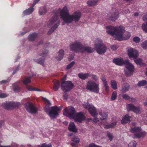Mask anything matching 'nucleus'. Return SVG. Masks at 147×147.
I'll list each match as a JSON object with an SVG mask.
<instances>
[{
    "label": "nucleus",
    "instance_id": "obj_1",
    "mask_svg": "<svg viewBox=\"0 0 147 147\" xmlns=\"http://www.w3.org/2000/svg\"><path fill=\"white\" fill-rule=\"evenodd\" d=\"M60 16L61 18L64 22L62 23V25L64 23L69 24L74 21L75 22H78L80 20L81 16V13L79 11L74 12L72 15L69 14V11L66 7H64L62 9L59 8L48 22L47 26L51 27L48 32V34H50L58 27L60 24V21L58 20V16Z\"/></svg>",
    "mask_w": 147,
    "mask_h": 147
},
{
    "label": "nucleus",
    "instance_id": "obj_2",
    "mask_svg": "<svg viewBox=\"0 0 147 147\" xmlns=\"http://www.w3.org/2000/svg\"><path fill=\"white\" fill-rule=\"evenodd\" d=\"M105 29L107 34L112 35L116 40L119 41L127 39L131 36L130 33L125 32V28L121 26L115 27L107 26Z\"/></svg>",
    "mask_w": 147,
    "mask_h": 147
},
{
    "label": "nucleus",
    "instance_id": "obj_3",
    "mask_svg": "<svg viewBox=\"0 0 147 147\" xmlns=\"http://www.w3.org/2000/svg\"><path fill=\"white\" fill-rule=\"evenodd\" d=\"M63 114L70 119H74L78 122H81L85 118L84 115L81 113H76L74 108L71 106L66 107L64 110Z\"/></svg>",
    "mask_w": 147,
    "mask_h": 147
},
{
    "label": "nucleus",
    "instance_id": "obj_4",
    "mask_svg": "<svg viewBox=\"0 0 147 147\" xmlns=\"http://www.w3.org/2000/svg\"><path fill=\"white\" fill-rule=\"evenodd\" d=\"M70 50L76 52H82L86 51L88 53H92L94 51V48L83 47L82 43L78 41H75L71 43L69 45Z\"/></svg>",
    "mask_w": 147,
    "mask_h": 147
},
{
    "label": "nucleus",
    "instance_id": "obj_5",
    "mask_svg": "<svg viewBox=\"0 0 147 147\" xmlns=\"http://www.w3.org/2000/svg\"><path fill=\"white\" fill-rule=\"evenodd\" d=\"M42 100L46 104L44 109L45 111L49 114L51 119L55 118L56 116L58 115V111L62 109V106L57 107L56 106L50 107L49 105H51L49 101L45 98H43Z\"/></svg>",
    "mask_w": 147,
    "mask_h": 147
},
{
    "label": "nucleus",
    "instance_id": "obj_6",
    "mask_svg": "<svg viewBox=\"0 0 147 147\" xmlns=\"http://www.w3.org/2000/svg\"><path fill=\"white\" fill-rule=\"evenodd\" d=\"M94 46L95 49L99 54H104L107 51V47L100 39L97 38L96 39Z\"/></svg>",
    "mask_w": 147,
    "mask_h": 147
},
{
    "label": "nucleus",
    "instance_id": "obj_7",
    "mask_svg": "<svg viewBox=\"0 0 147 147\" xmlns=\"http://www.w3.org/2000/svg\"><path fill=\"white\" fill-rule=\"evenodd\" d=\"M99 84L96 83L94 81L90 80L87 83L86 89L89 91L95 93H99Z\"/></svg>",
    "mask_w": 147,
    "mask_h": 147
},
{
    "label": "nucleus",
    "instance_id": "obj_8",
    "mask_svg": "<svg viewBox=\"0 0 147 147\" xmlns=\"http://www.w3.org/2000/svg\"><path fill=\"white\" fill-rule=\"evenodd\" d=\"M125 68L124 72L126 75L129 77L133 75L134 71V67L132 64L129 62L128 60H125Z\"/></svg>",
    "mask_w": 147,
    "mask_h": 147
},
{
    "label": "nucleus",
    "instance_id": "obj_9",
    "mask_svg": "<svg viewBox=\"0 0 147 147\" xmlns=\"http://www.w3.org/2000/svg\"><path fill=\"white\" fill-rule=\"evenodd\" d=\"M142 129L140 127H131L130 131L134 133V138H140L143 137L146 135L145 131H141Z\"/></svg>",
    "mask_w": 147,
    "mask_h": 147
},
{
    "label": "nucleus",
    "instance_id": "obj_10",
    "mask_svg": "<svg viewBox=\"0 0 147 147\" xmlns=\"http://www.w3.org/2000/svg\"><path fill=\"white\" fill-rule=\"evenodd\" d=\"M83 106L85 109H88L90 113L92 116L95 117L98 115L95 108L92 104H89L88 102L84 103L83 104Z\"/></svg>",
    "mask_w": 147,
    "mask_h": 147
},
{
    "label": "nucleus",
    "instance_id": "obj_11",
    "mask_svg": "<svg viewBox=\"0 0 147 147\" xmlns=\"http://www.w3.org/2000/svg\"><path fill=\"white\" fill-rule=\"evenodd\" d=\"M73 85L70 81H67L62 82L61 83V87L64 91H69L72 88Z\"/></svg>",
    "mask_w": 147,
    "mask_h": 147
},
{
    "label": "nucleus",
    "instance_id": "obj_12",
    "mask_svg": "<svg viewBox=\"0 0 147 147\" xmlns=\"http://www.w3.org/2000/svg\"><path fill=\"white\" fill-rule=\"evenodd\" d=\"M127 52L128 55L130 59H136L138 56V52L135 49L128 48L127 49Z\"/></svg>",
    "mask_w": 147,
    "mask_h": 147
},
{
    "label": "nucleus",
    "instance_id": "obj_13",
    "mask_svg": "<svg viewBox=\"0 0 147 147\" xmlns=\"http://www.w3.org/2000/svg\"><path fill=\"white\" fill-rule=\"evenodd\" d=\"M25 107L27 110L31 113H36L37 112V109L35 106L32 103L28 102L25 104Z\"/></svg>",
    "mask_w": 147,
    "mask_h": 147
},
{
    "label": "nucleus",
    "instance_id": "obj_14",
    "mask_svg": "<svg viewBox=\"0 0 147 147\" xmlns=\"http://www.w3.org/2000/svg\"><path fill=\"white\" fill-rule=\"evenodd\" d=\"M126 108L128 111H131L137 113L140 111V108L139 107H136L133 104H129L127 105Z\"/></svg>",
    "mask_w": 147,
    "mask_h": 147
},
{
    "label": "nucleus",
    "instance_id": "obj_15",
    "mask_svg": "<svg viewBox=\"0 0 147 147\" xmlns=\"http://www.w3.org/2000/svg\"><path fill=\"white\" fill-rule=\"evenodd\" d=\"M119 13L117 10L112 12L109 17V20L114 21L119 17Z\"/></svg>",
    "mask_w": 147,
    "mask_h": 147
},
{
    "label": "nucleus",
    "instance_id": "obj_16",
    "mask_svg": "<svg viewBox=\"0 0 147 147\" xmlns=\"http://www.w3.org/2000/svg\"><path fill=\"white\" fill-rule=\"evenodd\" d=\"M72 142L71 145L72 147H78V144L80 142V139L77 137L75 136L71 139Z\"/></svg>",
    "mask_w": 147,
    "mask_h": 147
},
{
    "label": "nucleus",
    "instance_id": "obj_17",
    "mask_svg": "<svg viewBox=\"0 0 147 147\" xmlns=\"http://www.w3.org/2000/svg\"><path fill=\"white\" fill-rule=\"evenodd\" d=\"M13 102H6L2 104V107L7 109H9L12 108H13Z\"/></svg>",
    "mask_w": 147,
    "mask_h": 147
},
{
    "label": "nucleus",
    "instance_id": "obj_18",
    "mask_svg": "<svg viewBox=\"0 0 147 147\" xmlns=\"http://www.w3.org/2000/svg\"><path fill=\"white\" fill-rule=\"evenodd\" d=\"M113 62L116 65H121L125 64V61H124L122 58H116L113 60Z\"/></svg>",
    "mask_w": 147,
    "mask_h": 147
},
{
    "label": "nucleus",
    "instance_id": "obj_19",
    "mask_svg": "<svg viewBox=\"0 0 147 147\" xmlns=\"http://www.w3.org/2000/svg\"><path fill=\"white\" fill-rule=\"evenodd\" d=\"M64 55V50L63 49H60L58 52L55 58L58 60L60 61L63 58Z\"/></svg>",
    "mask_w": 147,
    "mask_h": 147
},
{
    "label": "nucleus",
    "instance_id": "obj_20",
    "mask_svg": "<svg viewBox=\"0 0 147 147\" xmlns=\"http://www.w3.org/2000/svg\"><path fill=\"white\" fill-rule=\"evenodd\" d=\"M129 89V85L127 83H124L120 91L122 93H124L128 91Z\"/></svg>",
    "mask_w": 147,
    "mask_h": 147
},
{
    "label": "nucleus",
    "instance_id": "obj_21",
    "mask_svg": "<svg viewBox=\"0 0 147 147\" xmlns=\"http://www.w3.org/2000/svg\"><path fill=\"white\" fill-rule=\"evenodd\" d=\"M101 79L103 82L105 91L107 92H108L109 91V87L108 85L105 77L103 76L101 78Z\"/></svg>",
    "mask_w": 147,
    "mask_h": 147
},
{
    "label": "nucleus",
    "instance_id": "obj_22",
    "mask_svg": "<svg viewBox=\"0 0 147 147\" xmlns=\"http://www.w3.org/2000/svg\"><path fill=\"white\" fill-rule=\"evenodd\" d=\"M143 20L146 22L143 23L141 26V28L144 32L147 33V18L144 16L143 17Z\"/></svg>",
    "mask_w": 147,
    "mask_h": 147
},
{
    "label": "nucleus",
    "instance_id": "obj_23",
    "mask_svg": "<svg viewBox=\"0 0 147 147\" xmlns=\"http://www.w3.org/2000/svg\"><path fill=\"white\" fill-rule=\"evenodd\" d=\"M68 129L69 131L73 132H76L77 131V129L74 123L72 122H70L69 126Z\"/></svg>",
    "mask_w": 147,
    "mask_h": 147
},
{
    "label": "nucleus",
    "instance_id": "obj_24",
    "mask_svg": "<svg viewBox=\"0 0 147 147\" xmlns=\"http://www.w3.org/2000/svg\"><path fill=\"white\" fill-rule=\"evenodd\" d=\"M78 76L81 79L85 80L88 77L91 76V74L89 73L83 74L82 73H79L78 74Z\"/></svg>",
    "mask_w": 147,
    "mask_h": 147
},
{
    "label": "nucleus",
    "instance_id": "obj_25",
    "mask_svg": "<svg viewBox=\"0 0 147 147\" xmlns=\"http://www.w3.org/2000/svg\"><path fill=\"white\" fill-rule=\"evenodd\" d=\"M130 117L128 114L125 115L123 118L121 123L122 124L130 122Z\"/></svg>",
    "mask_w": 147,
    "mask_h": 147
},
{
    "label": "nucleus",
    "instance_id": "obj_26",
    "mask_svg": "<svg viewBox=\"0 0 147 147\" xmlns=\"http://www.w3.org/2000/svg\"><path fill=\"white\" fill-rule=\"evenodd\" d=\"M99 113L102 118L100 119L101 120H105L106 119L107 117V115L106 113L102 112L101 110L99 111Z\"/></svg>",
    "mask_w": 147,
    "mask_h": 147
},
{
    "label": "nucleus",
    "instance_id": "obj_27",
    "mask_svg": "<svg viewBox=\"0 0 147 147\" xmlns=\"http://www.w3.org/2000/svg\"><path fill=\"white\" fill-rule=\"evenodd\" d=\"M60 87V82L57 80L54 81L53 89L55 91H57Z\"/></svg>",
    "mask_w": 147,
    "mask_h": 147
},
{
    "label": "nucleus",
    "instance_id": "obj_28",
    "mask_svg": "<svg viewBox=\"0 0 147 147\" xmlns=\"http://www.w3.org/2000/svg\"><path fill=\"white\" fill-rule=\"evenodd\" d=\"M34 11V9L32 7H30L25 10L23 12L24 15H28Z\"/></svg>",
    "mask_w": 147,
    "mask_h": 147
},
{
    "label": "nucleus",
    "instance_id": "obj_29",
    "mask_svg": "<svg viewBox=\"0 0 147 147\" xmlns=\"http://www.w3.org/2000/svg\"><path fill=\"white\" fill-rule=\"evenodd\" d=\"M26 87L27 89L29 91H41L42 90L38 88H34L30 86L26 85Z\"/></svg>",
    "mask_w": 147,
    "mask_h": 147
},
{
    "label": "nucleus",
    "instance_id": "obj_30",
    "mask_svg": "<svg viewBox=\"0 0 147 147\" xmlns=\"http://www.w3.org/2000/svg\"><path fill=\"white\" fill-rule=\"evenodd\" d=\"M37 37V35L36 33L30 34L28 36L29 40L33 41Z\"/></svg>",
    "mask_w": 147,
    "mask_h": 147
},
{
    "label": "nucleus",
    "instance_id": "obj_31",
    "mask_svg": "<svg viewBox=\"0 0 147 147\" xmlns=\"http://www.w3.org/2000/svg\"><path fill=\"white\" fill-rule=\"evenodd\" d=\"M47 12V9L45 7H40L39 11V13L40 15H44Z\"/></svg>",
    "mask_w": 147,
    "mask_h": 147
},
{
    "label": "nucleus",
    "instance_id": "obj_32",
    "mask_svg": "<svg viewBox=\"0 0 147 147\" xmlns=\"http://www.w3.org/2000/svg\"><path fill=\"white\" fill-rule=\"evenodd\" d=\"M98 0H89L87 2L88 5L90 6L95 5Z\"/></svg>",
    "mask_w": 147,
    "mask_h": 147
},
{
    "label": "nucleus",
    "instance_id": "obj_33",
    "mask_svg": "<svg viewBox=\"0 0 147 147\" xmlns=\"http://www.w3.org/2000/svg\"><path fill=\"white\" fill-rule=\"evenodd\" d=\"M111 85L112 88L116 90L117 88V82L114 80H112L111 81Z\"/></svg>",
    "mask_w": 147,
    "mask_h": 147
},
{
    "label": "nucleus",
    "instance_id": "obj_34",
    "mask_svg": "<svg viewBox=\"0 0 147 147\" xmlns=\"http://www.w3.org/2000/svg\"><path fill=\"white\" fill-rule=\"evenodd\" d=\"M147 84V81L145 80H143L139 81L137 85L139 87L144 86Z\"/></svg>",
    "mask_w": 147,
    "mask_h": 147
},
{
    "label": "nucleus",
    "instance_id": "obj_35",
    "mask_svg": "<svg viewBox=\"0 0 147 147\" xmlns=\"http://www.w3.org/2000/svg\"><path fill=\"white\" fill-rule=\"evenodd\" d=\"M31 78V76L29 77V78H25L23 79L22 80L23 83L26 85L28 84L29 83L31 82V80L30 78Z\"/></svg>",
    "mask_w": 147,
    "mask_h": 147
},
{
    "label": "nucleus",
    "instance_id": "obj_36",
    "mask_svg": "<svg viewBox=\"0 0 147 147\" xmlns=\"http://www.w3.org/2000/svg\"><path fill=\"white\" fill-rule=\"evenodd\" d=\"M35 61L38 63L43 65L44 64V57H42L41 58L38 59H35Z\"/></svg>",
    "mask_w": 147,
    "mask_h": 147
},
{
    "label": "nucleus",
    "instance_id": "obj_37",
    "mask_svg": "<svg viewBox=\"0 0 147 147\" xmlns=\"http://www.w3.org/2000/svg\"><path fill=\"white\" fill-rule=\"evenodd\" d=\"M116 122H113L109 125H105L104 128L106 129L112 128L114 127L116 125Z\"/></svg>",
    "mask_w": 147,
    "mask_h": 147
},
{
    "label": "nucleus",
    "instance_id": "obj_38",
    "mask_svg": "<svg viewBox=\"0 0 147 147\" xmlns=\"http://www.w3.org/2000/svg\"><path fill=\"white\" fill-rule=\"evenodd\" d=\"M12 86L13 89L15 92H16L19 91V88L16 83L14 84Z\"/></svg>",
    "mask_w": 147,
    "mask_h": 147
},
{
    "label": "nucleus",
    "instance_id": "obj_39",
    "mask_svg": "<svg viewBox=\"0 0 147 147\" xmlns=\"http://www.w3.org/2000/svg\"><path fill=\"white\" fill-rule=\"evenodd\" d=\"M136 142L134 141H132L128 145V147H136Z\"/></svg>",
    "mask_w": 147,
    "mask_h": 147
},
{
    "label": "nucleus",
    "instance_id": "obj_40",
    "mask_svg": "<svg viewBox=\"0 0 147 147\" xmlns=\"http://www.w3.org/2000/svg\"><path fill=\"white\" fill-rule=\"evenodd\" d=\"M134 61L137 65H143L142 60L140 58H138L134 60Z\"/></svg>",
    "mask_w": 147,
    "mask_h": 147
},
{
    "label": "nucleus",
    "instance_id": "obj_41",
    "mask_svg": "<svg viewBox=\"0 0 147 147\" xmlns=\"http://www.w3.org/2000/svg\"><path fill=\"white\" fill-rule=\"evenodd\" d=\"M117 93L116 92H114L112 93V95L111 98V100H114L117 98Z\"/></svg>",
    "mask_w": 147,
    "mask_h": 147
},
{
    "label": "nucleus",
    "instance_id": "obj_42",
    "mask_svg": "<svg viewBox=\"0 0 147 147\" xmlns=\"http://www.w3.org/2000/svg\"><path fill=\"white\" fill-rule=\"evenodd\" d=\"M133 40L135 43H138L140 42V38L138 36H135L133 38Z\"/></svg>",
    "mask_w": 147,
    "mask_h": 147
},
{
    "label": "nucleus",
    "instance_id": "obj_43",
    "mask_svg": "<svg viewBox=\"0 0 147 147\" xmlns=\"http://www.w3.org/2000/svg\"><path fill=\"white\" fill-rule=\"evenodd\" d=\"M92 76V78L94 80L95 82H97L98 80V78L97 76L94 74L91 75Z\"/></svg>",
    "mask_w": 147,
    "mask_h": 147
},
{
    "label": "nucleus",
    "instance_id": "obj_44",
    "mask_svg": "<svg viewBox=\"0 0 147 147\" xmlns=\"http://www.w3.org/2000/svg\"><path fill=\"white\" fill-rule=\"evenodd\" d=\"M75 63V62L72 61L71 63L67 65V69H69L71 68L74 65Z\"/></svg>",
    "mask_w": 147,
    "mask_h": 147
},
{
    "label": "nucleus",
    "instance_id": "obj_45",
    "mask_svg": "<svg viewBox=\"0 0 147 147\" xmlns=\"http://www.w3.org/2000/svg\"><path fill=\"white\" fill-rule=\"evenodd\" d=\"M13 108H14L20 107L21 104L19 102H13Z\"/></svg>",
    "mask_w": 147,
    "mask_h": 147
},
{
    "label": "nucleus",
    "instance_id": "obj_46",
    "mask_svg": "<svg viewBox=\"0 0 147 147\" xmlns=\"http://www.w3.org/2000/svg\"><path fill=\"white\" fill-rule=\"evenodd\" d=\"M122 97L124 99L129 100L130 99V96L127 94H124L122 95Z\"/></svg>",
    "mask_w": 147,
    "mask_h": 147
},
{
    "label": "nucleus",
    "instance_id": "obj_47",
    "mask_svg": "<svg viewBox=\"0 0 147 147\" xmlns=\"http://www.w3.org/2000/svg\"><path fill=\"white\" fill-rule=\"evenodd\" d=\"M111 48L113 50L115 51L116 50L118 47L116 45H113L111 46Z\"/></svg>",
    "mask_w": 147,
    "mask_h": 147
},
{
    "label": "nucleus",
    "instance_id": "obj_48",
    "mask_svg": "<svg viewBox=\"0 0 147 147\" xmlns=\"http://www.w3.org/2000/svg\"><path fill=\"white\" fill-rule=\"evenodd\" d=\"M107 136L109 138V139L111 141L113 138L112 134L110 133H108L107 134Z\"/></svg>",
    "mask_w": 147,
    "mask_h": 147
},
{
    "label": "nucleus",
    "instance_id": "obj_49",
    "mask_svg": "<svg viewBox=\"0 0 147 147\" xmlns=\"http://www.w3.org/2000/svg\"><path fill=\"white\" fill-rule=\"evenodd\" d=\"M41 147H51V145L50 144H43L42 145Z\"/></svg>",
    "mask_w": 147,
    "mask_h": 147
},
{
    "label": "nucleus",
    "instance_id": "obj_50",
    "mask_svg": "<svg viewBox=\"0 0 147 147\" xmlns=\"http://www.w3.org/2000/svg\"><path fill=\"white\" fill-rule=\"evenodd\" d=\"M129 100L132 102H134L136 101V99L133 97H130Z\"/></svg>",
    "mask_w": 147,
    "mask_h": 147
},
{
    "label": "nucleus",
    "instance_id": "obj_51",
    "mask_svg": "<svg viewBox=\"0 0 147 147\" xmlns=\"http://www.w3.org/2000/svg\"><path fill=\"white\" fill-rule=\"evenodd\" d=\"M89 147H101V146H97L95 144L92 143L89 145Z\"/></svg>",
    "mask_w": 147,
    "mask_h": 147
},
{
    "label": "nucleus",
    "instance_id": "obj_52",
    "mask_svg": "<svg viewBox=\"0 0 147 147\" xmlns=\"http://www.w3.org/2000/svg\"><path fill=\"white\" fill-rule=\"evenodd\" d=\"M92 121L96 123H97L99 121V119L97 117H95L92 119Z\"/></svg>",
    "mask_w": 147,
    "mask_h": 147
},
{
    "label": "nucleus",
    "instance_id": "obj_53",
    "mask_svg": "<svg viewBox=\"0 0 147 147\" xmlns=\"http://www.w3.org/2000/svg\"><path fill=\"white\" fill-rule=\"evenodd\" d=\"M7 96V95L4 93H2L0 94V98H5Z\"/></svg>",
    "mask_w": 147,
    "mask_h": 147
},
{
    "label": "nucleus",
    "instance_id": "obj_54",
    "mask_svg": "<svg viewBox=\"0 0 147 147\" xmlns=\"http://www.w3.org/2000/svg\"><path fill=\"white\" fill-rule=\"evenodd\" d=\"M11 145L13 147H17L18 146L17 144L14 143H12Z\"/></svg>",
    "mask_w": 147,
    "mask_h": 147
},
{
    "label": "nucleus",
    "instance_id": "obj_55",
    "mask_svg": "<svg viewBox=\"0 0 147 147\" xmlns=\"http://www.w3.org/2000/svg\"><path fill=\"white\" fill-rule=\"evenodd\" d=\"M40 0H34V6Z\"/></svg>",
    "mask_w": 147,
    "mask_h": 147
},
{
    "label": "nucleus",
    "instance_id": "obj_56",
    "mask_svg": "<svg viewBox=\"0 0 147 147\" xmlns=\"http://www.w3.org/2000/svg\"><path fill=\"white\" fill-rule=\"evenodd\" d=\"M19 67V66H17V68H16L15 71L13 72V74H14L16 73V71L18 70Z\"/></svg>",
    "mask_w": 147,
    "mask_h": 147
},
{
    "label": "nucleus",
    "instance_id": "obj_57",
    "mask_svg": "<svg viewBox=\"0 0 147 147\" xmlns=\"http://www.w3.org/2000/svg\"><path fill=\"white\" fill-rule=\"evenodd\" d=\"M8 82V81L7 80H2V81H1V82H1V83H7Z\"/></svg>",
    "mask_w": 147,
    "mask_h": 147
},
{
    "label": "nucleus",
    "instance_id": "obj_58",
    "mask_svg": "<svg viewBox=\"0 0 147 147\" xmlns=\"http://www.w3.org/2000/svg\"><path fill=\"white\" fill-rule=\"evenodd\" d=\"M3 123V121H0V127H1Z\"/></svg>",
    "mask_w": 147,
    "mask_h": 147
},
{
    "label": "nucleus",
    "instance_id": "obj_59",
    "mask_svg": "<svg viewBox=\"0 0 147 147\" xmlns=\"http://www.w3.org/2000/svg\"><path fill=\"white\" fill-rule=\"evenodd\" d=\"M144 105L146 106L147 107V102H145L144 103Z\"/></svg>",
    "mask_w": 147,
    "mask_h": 147
},
{
    "label": "nucleus",
    "instance_id": "obj_60",
    "mask_svg": "<svg viewBox=\"0 0 147 147\" xmlns=\"http://www.w3.org/2000/svg\"><path fill=\"white\" fill-rule=\"evenodd\" d=\"M134 15L135 16H137L138 15V13H134Z\"/></svg>",
    "mask_w": 147,
    "mask_h": 147
},
{
    "label": "nucleus",
    "instance_id": "obj_61",
    "mask_svg": "<svg viewBox=\"0 0 147 147\" xmlns=\"http://www.w3.org/2000/svg\"><path fill=\"white\" fill-rule=\"evenodd\" d=\"M47 53H44L42 54L41 55L43 57L45 56L46 55Z\"/></svg>",
    "mask_w": 147,
    "mask_h": 147
},
{
    "label": "nucleus",
    "instance_id": "obj_62",
    "mask_svg": "<svg viewBox=\"0 0 147 147\" xmlns=\"http://www.w3.org/2000/svg\"><path fill=\"white\" fill-rule=\"evenodd\" d=\"M73 59V57H71V58H70V57H69V60H72Z\"/></svg>",
    "mask_w": 147,
    "mask_h": 147
},
{
    "label": "nucleus",
    "instance_id": "obj_63",
    "mask_svg": "<svg viewBox=\"0 0 147 147\" xmlns=\"http://www.w3.org/2000/svg\"><path fill=\"white\" fill-rule=\"evenodd\" d=\"M63 123L65 125H67V122L65 121L63 122Z\"/></svg>",
    "mask_w": 147,
    "mask_h": 147
},
{
    "label": "nucleus",
    "instance_id": "obj_64",
    "mask_svg": "<svg viewBox=\"0 0 147 147\" xmlns=\"http://www.w3.org/2000/svg\"><path fill=\"white\" fill-rule=\"evenodd\" d=\"M132 124L134 125L135 126V125L136 123H132Z\"/></svg>",
    "mask_w": 147,
    "mask_h": 147
}]
</instances>
